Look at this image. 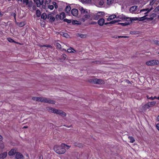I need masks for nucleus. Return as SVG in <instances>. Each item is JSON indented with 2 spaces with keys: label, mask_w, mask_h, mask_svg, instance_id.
Wrapping results in <instances>:
<instances>
[{
  "label": "nucleus",
  "mask_w": 159,
  "mask_h": 159,
  "mask_svg": "<svg viewBox=\"0 0 159 159\" xmlns=\"http://www.w3.org/2000/svg\"><path fill=\"white\" fill-rule=\"evenodd\" d=\"M66 144L62 143L60 145H56L54 147V150L58 154H62L66 151Z\"/></svg>",
  "instance_id": "1"
},
{
  "label": "nucleus",
  "mask_w": 159,
  "mask_h": 159,
  "mask_svg": "<svg viewBox=\"0 0 159 159\" xmlns=\"http://www.w3.org/2000/svg\"><path fill=\"white\" fill-rule=\"evenodd\" d=\"M146 64L148 66H155L159 64V61L158 60H152L147 61Z\"/></svg>",
  "instance_id": "2"
},
{
  "label": "nucleus",
  "mask_w": 159,
  "mask_h": 159,
  "mask_svg": "<svg viewBox=\"0 0 159 159\" xmlns=\"http://www.w3.org/2000/svg\"><path fill=\"white\" fill-rule=\"evenodd\" d=\"M90 82L93 83L101 84H104V81L100 79H93L91 80Z\"/></svg>",
  "instance_id": "3"
},
{
  "label": "nucleus",
  "mask_w": 159,
  "mask_h": 159,
  "mask_svg": "<svg viewBox=\"0 0 159 159\" xmlns=\"http://www.w3.org/2000/svg\"><path fill=\"white\" fill-rule=\"evenodd\" d=\"M104 12H98L96 14L94 15V19L95 20H98L100 18L103 16L104 15Z\"/></svg>",
  "instance_id": "4"
},
{
  "label": "nucleus",
  "mask_w": 159,
  "mask_h": 159,
  "mask_svg": "<svg viewBox=\"0 0 159 159\" xmlns=\"http://www.w3.org/2000/svg\"><path fill=\"white\" fill-rule=\"evenodd\" d=\"M56 113L57 114H59L62 116H65L66 115V113L64 111L61 110L57 109V110Z\"/></svg>",
  "instance_id": "5"
},
{
  "label": "nucleus",
  "mask_w": 159,
  "mask_h": 159,
  "mask_svg": "<svg viewBox=\"0 0 159 159\" xmlns=\"http://www.w3.org/2000/svg\"><path fill=\"white\" fill-rule=\"evenodd\" d=\"M34 2H35L37 6L38 7H39L41 5H42L43 2L44 0H34Z\"/></svg>",
  "instance_id": "6"
},
{
  "label": "nucleus",
  "mask_w": 159,
  "mask_h": 159,
  "mask_svg": "<svg viewBox=\"0 0 159 159\" xmlns=\"http://www.w3.org/2000/svg\"><path fill=\"white\" fill-rule=\"evenodd\" d=\"M53 14H49L48 15V19H49V21L51 22H53L55 20V18L53 16Z\"/></svg>",
  "instance_id": "7"
},
{
  "label": "nucleus",
  "mask_w": 159,
  "mask_h": 159,
  "mask_svg": "<svg viewBox=\"0 0 159 159\" xmlns=\"http://www.w3.org/2000/svg\"><path fill=\"white\" fill-rule=\"evenodd\" d=\"M16 159H23L24 156L22 154L19 152H17L15 156Z\"/></svg>",
  "instance_id": "8"
},
{
  "label": "nucleus",
  "mask_w": 159,
  "mask_h": 159,
  "mask_svg": "<svg viewBox=\"0 0 159 159\" xmlns=\"http://www.w3.org/2000/svg\"><path fill=\"white\" fill-rule=\"evenodd\" d=\"M71 13L73 16H76L78 15V11L76 9H73L71 11Z\"/></svg>",
  "instance_id": "9"
},
{
  "label": "nucleus",
  "mask_w": 159,
  "mask_h": 159,
  "mask_svg": "<svg viewBox=\"0 0 159 159\" xmlns=\"http://www.w3.org/2000/svg\"><path fill=\"white\" fill-rule=\"evenodd\" d=\"M116 18L119 19L121 20H128L129 19V17H126L124 15L122 14L121 15L118 16L116 17Z\"/></svg>",
  "instance_id": "10"
},
{
  "label": "nucleus",
  "mask_w": 159,
  "mask_h": 159,
  "mask_svg": "<svg viewBox=\"0 0 159 159\" xmlns=\"http://www.w3.org/2000/svg\"><path fill=\"white\" fill-rule=\"evenodd\" d=\"M104 22L105 20L102 18L99 19L98 21V24L101 26H103L104 24Z\"/></svg>",
  "instance_id": "11"
},
{
  "label": "nucleus",
  "mask_w": 159,
  "mask_h": 159,
  "mask_svg": "<svg viewBox=\"0 0 159 159\" xmlns=\"http://www.w3.org/2000/svg\"><path fill=\"white\" fill-rule=\"evenodd\" d=\"M47 7L51 10H52L54 8V6L53 5H43V9H46Z\"/></svg>",
  "instance_id": "12"
},
{
  "label": "nucleus",
  "mask_w": 159,
  "mask_h": 159,
  "mask_svg": "<svg viewBox=\"0 0 159 159\" xmlns=\"http://www.w3.org/2000/svg\"><path fill=\"white\" fill-rule=\"evenodd\" d=\"M79 10L81 12L82 14H87L88 13V11L87 10L84 9L82 7H79Z\"/></svg>",
  "instance_id": "13"
},
{
  "label": "nucleus",
  "mask_w": 159,
  "mask_h": 159,
  "mask_svg": "<svg viewBox=\"0 0 159 159\" xmlns=\"http://www.w3.org/2000/svg\"><path fill=\"white\" fill-rule=\"evenodd\" d=\"M17 152L16 150L15 149H11L8 152V154L9 156H12L15 155V154H16Z\"/></svg>",
  "instance_id": "14"
},
{
  "label": "nucleus",
  "mask_w": 159,
  "mask_h": 159,
  "mask_svg": "<svg viewBox=\"0 0 159 159\" xmlns=\"http://www.w3.org/2000/svg\"><path fill=\"white\" fill-rule=\"evenodd\" d=\"M7 152H4L0 154V159H4L7 157Z\"/></svg>",
  "instance_id": "15"
},
{
  "label": "nucleus",
  "mask_w": 159,
  "mask_h": 159,
  "mask_svg": "<svg viewBox=\"0 0 159 159\" xmlns=\"http://www.w3.org/2000/svg\"><path fill=\"white\" fill-rule=\"evenodd\" d=\"M137 7L138 6H134L132 7L129 9V11L130 12L133 13L136 10Z\"/></svg>",
  "instance_id": "16"
},
{
  "label": "nucleus",
  "mask_w": 159,
  "mask_h": 159,
  "mask_svg": "<svg viewBox=\"0 0 159 159\" xmlns=\"http://www.w3.org/2000/svg\"><path fill=\"white\" fill-rule=\"evenodd\" d=\"M74 146L75 147H78L79 148L83 147L84 145L82 143H79L77 142H75L74 143Z\"/></svg>",
  "instance_id": "17"
},
{
  "label": "nucleus",
  "mask_w": 159,
  "mask_h": 159,
  "mask_svg": "<svg viewBox=\"0 0 159 159\" xmlns=\"http://www.w3.org/2000/svg\"><path fill=\"white\" fill-rule=\"evenodd\" d=\"M139 19L136 17H129V19H128L127 20V21H128L130 22H129V23H131L133 21H134V20H138Z\"/></svg>",
  "instance_id": "18"
},
{
  "label": "nucleus",
  "mask_w": 159,
  "mask_h": 159,
  "mask_svg": "<svg viewBox=\"0 0 159 159\" xmlns=\"http://www.w3.org/2000/svg\"><path fill=\"white\" fill-rule=\"evenodd\" d=\"M48 110L52 112L56 113V112L57 109L53 108L52 107H48Z\"/></svg>",
  "instance_id": "19"
},
{
  "label": "nucleus",
  "mask_w": 159,
  "mask_h": 159,
  "mask_svg": "<svg viewBox=\"0 0 159 159\" xmlns=\"http://www.w3.org/2000/svg\"><path fill=\"white\" fill-rule=\"evenodd\" d=\"M16 23L17 25L20 27H22L24 26L25 25V23L24 22H21L20 23L16 22Z\"/></svg>",
  "instance_id": "20"
},
{
  "label": "nucleus",
  "mask_w": 159,
  "mask_h": 159,
  "mask_svg": "<svg viewBox=\"0 0 159 159\" xmlns=\"http://www.w3.org/2000/svg\"><path fill=\"white\" fill-rule=\"evenodd\" d=\"M152 10V8H151L150 9H149L148 8H146L145 9H143L141 10L140 11V12H142L145 11H147V12L145 13V14H146L147 13H148V12H149L151 11Z\"/></svg>",
  "instance_id": "21"
},
{
  "label": "nucleus",
  "mask_w": 159,
  "mask_h": 159,
  "mask_svg": "<svg viewBox=\"0 0 159 159\" xmlns=\"http://www.w3.org/2000/svg\"><path fill=\"white\" fill-rule=\"evenodd\" d=\"M72 23L73 25H79L81 24V23L79 21H78L77 20H73L72 21Z\"/></svg>",
  "instance_id": "22"
},
{
  "label": "nucleus",
  "mask_w": 159,
  "mask_h": 159,
  "mask_svg": "<svg viewBox=\"0 0 159 159\" xmlns=\"http://www.w3.org/2000/svg\"><path fill=\"white\" fill-rule=\"evenodd\" d=\"M67 56L65 54H63L61 57L60 60L62 61H64L66 58Z\"/></svg>",
  "instance_id": "23"
},
{
  "label": "nucleus",
  "mask_w": 159,
  "mask_h": 159,
  "mask_svg": "<svg viewBox=\"0 0 159 159\" xmlns=\"http://www.w3.org/2000/svg\"><path fill=\"white\" fill-rule=\"evenodd\" d=\"M116 17L115 15L113 14L110 15L108 18V20H112L115 18H116Z\"/></svg>",
  "instance_id": "24"
},
{
  "label": "nucleus",
  "mask_w": 159,
  "mask_h": 159,
  "mask_svg": "<svg viewBox=\"0 0 159 159\" xmlns=\"http://www.w3.org/2000/svg\"><path fill=\"white\" fill-rule=\"evenodd\" d=\"M71 10V7L70 6H67L65 9V11L67 13H69Z\"/></svg>",
  "instance_id": "25"
},
{
  "label": "nucleus",
  "mask_w": 159,
  "mask_h": 159,
  "mask_svg": "<svg viewBox=\"0 0 159 159\" xmlns=\"http://www.w3.org/2000/svg\"><path fill=\"white\" fill-rule=\"evenodd\" d=\"M32 99L33 100L39 101L41 102V98L38 97H33L32 98Z\"/></svg>",
  "instance_id": "26"
},
{
  "label": "nucleus",
  "mask_w": 159,
  "mask_h": 159,
  "mask_svg": "<svg viewBox=\"0 0 159 159\" xmlns=\"http://www.w3.org/2000/svg\"><path fill=\"white\" fill-rule=\"evenodd\" d=\"M48 101H47V102L49 104H54L56 103V102L51 100L49 98H48Z\"/></svg>",
  "instance_id": "27"
},
{
  "label": "nucleus",
  "mask_w": 159,
  "mask_h": 159,
  "mask_svg": "<svg viewBox=\"0 0 159 159\" xmlns=\"http://www.w3.org/2000/svg\"><path fill=\"white\" fill-rule=\"evenodd\" d=\"M141 0H131V2L133 4H136L139 3Z\"/></svg>",
  "instance_id": "28"
},
{
  "label": "nucleus",
  "mask_w": 159,
  "mask_h": 159,
  "mask_svg": "<svg viewBox=\"0 0 159 159\" xmlns=\"http://www.w3.org/2000/svg\"><path fill=\"white\" fill-rule=\"evenodd\" d=\"M48 100V98H41V102L44 103H47Z\"/></svg>",
  "instance_id": "29"
},
{
  "label": "nucleus",
  "mask_w": 159,
  "mask_h": 159,
  "mask_svg": "<svg viewBox=\"0 0 159 159\" xmlns=\"http://www.w3.org/2000/svg\"><path fill=\"white\" fill-rule=\"evenodd\" d=\"M60 20H63L65 17V13L63 12H61L60 14Z\"/></svg>",
  "instance_id": "30"
},
{
  "label": "nucleus",
  "mask_w": 159,
  "mask_h": 159,
  "mask_svg": "<svg viewBox=\"0 0 159 159\" xmlns=\"http://www.w3.org/2000/svg\"><path fill=\"white\" fill-rule=\"evenodd\" d=\"M41 17L43 20H45L48 18V15L47 16L46 13H43L42 14Z\"/></svg>",
  "instance_id": "31"
},
{
  "label": "nucleus",
  "mask_w": 159,
  "mask_h": 159,
  "mask_svg": "<svg viewBox=\"0 0 159 159\" xmlns=\"http://www.w3.org/2000/svg\"><path fill=\"white\" fill-rule=\"evenodd\" d=\"M67 51L69 53L74 52H76V51L73 48H70L68 49Z\"/></svg>",
  "instance_id": "32"
},
{
  "label": "nucleus",
  "mask_w": 159,
  "mask_h": 159,
  "mask_svg": "<svg viewBox=\"0 0 159 159\" xmlns=\"http://www.w3.org/2000/svg\"><path fill=\"white\" fill-rule=\"evenodd\" d=\"M27 5L28 7H30L32 6L33 2L31 1H30L28 2L27 5Z\"/></svg>",
  "instance_id": "33"
},
{
  "label": "nucleus",
  "mask_w": 159,
  "mask_h": 159,
  "mask_svg": "<svg viewBox=\"0 0 159 159\" xmlns=\"http://www.w3.org/2000/svg\"><path fill=\"white\" fill-rule=\"evenodd\" d=\"M129 22H125V23H118V25H121L124 26H126L128 25H129Z\"/></svg>",
  "instance_id": "34"
},
{
  "label": "nucleus",
  "mask_w": 159,
  "mask_h": 159,
  "mask_svg": "<svg viewBox=\"0 0 159 159\" xmlns=\"http://www.w3.org/2000/svg\"><path fill=\"white\" fill-rule=\"evenodd\" d=\"M128 138L130 140V142L131 143H133L135 141L134 138L132 137L129 136Z\"/></svg>",
  "instance_id": "35"
},
{
  "label": "nucleus",
  "mask_w": 159,
  "mask_h": 159,
  "mask_svg": "<svg viewBox=\"0 0 159 159\" xmlns=\"http://www.w3.org/2000/svg\"><path fill=\"white\" fill-rule=\"evenodd\" d=\"M36 14L37 16L38 17H39L41 16V12L39 10H37L36 11Z\"/></svg>",
  "instance_id": "36"
},
{
  "label": "nucleus",
  "mask_w": 159,
  "mask_h": 159,
  "mask_svg": "<svg viewBox=\"0 0 159 159\" xmlns=\"http://www.w3.org/2000/svg\"><path fill=\"white\" fill-rule=\"evenodd\" d=\"M150 107H152L155 105L156 103V102L154 101H152L148 103Z\"/></svg>",
  "instance_id": "37"
},
{
  "label": "nucleus",
  "mask_w": 159,
  "mask_h": 159,
  "mask_svg": "<svg viewBox=\"0 0 159 159\" xmlns=\"http://www.w3.org/2000/svg\"><path fill=\"white\" fill-rule=\"evenodd\" d=\"M56 47L59 49H61V47L60 44L58 43H56L55 45Z\"/></svg>",
  "instance_id": "38"
},
{
  "label": "nucleus",
  "mask_w": 159,
  "mask_h": 159,
  "mask_svg": "<svg viewBox=\"0 0 159 159\" xmlns=\"http://www.w3.org/2000/svg\"><path fill=\"white\" fill-rule=\"evenodd\" d=\"M114 0H107V3L108 5H110L113 3Z\"/></svg>",
  "instance_id": "39"
},
{
  "label": "nucleus",
  "mask_w": 159,
  "mask_h": 159,
  "mask_svg": "<svg viewBox=\"0 0 159 159\" xmlns=\"http://www.w3.org/2000/svg\"><path fill=\"white\" fill-rule=\"evenodd\" d=\"M120 20H112V21H111L109 23L111 24H113L115 23H116V22H120Z\"/></svg>",
  "instance_id": "40"
},
{
  "label": "nucleus",
  "mask_w": 159,
  "mask_h": 159,
  "mask_svg": "<svg viewBox=\"0 0 159 159\" xmlns=\"http://www.w3.org/2000/svg\"><path fill=\"white\" fill-rule=\"evenodd\" d=\"M147 97L148 99H151V100H153L155 99H156L157 98V97L156 96H155L153 98L152 97H149V96L148 95L147 96Z\"/></svg>",
  "instance_id": "41"
},
{
  "label": "nucleus",
  "mask_w": 159,
  "mask_h": 159,
  "mask_svg": "<svg viewBox=\"0 0 159 159\" xmlns=\"http://www.w3.org/2000/svg\"><path fill=\"white\" fill-rule=\"evenodd\" d=\"M64 21L67 22L68 24L72 22L71 20H69L67 19H64Z\"/></svg>",
  "instance_id": "42"
},
{
  "label": "nucleus",
  "mask_w": 159,
  "mask_h": 159,
  "mask_svg": "<svg viewBox=\"0 0 159 159\" xmlns=\"http://www.w3.org/2000/svg\"><path fill=\"white\" fill-rule=\"evenodd\" d=\"M51 0H45L44 2V4L46 5H48V4L50 2Z\"/></svg>",
  "instance_id": "43"
},
{
  "label": "nucleus",
  "mask_w": 159,
  "mask_h": 159,
  "mask_svg": "<svg viewBox=\"0 0 159 159\" xmlns=\"http://www.w3.org/2000/svg\"><path fill=\"white\" fill-rule=\"evenodd\" d=\"M7 40L10 42H13V43H16V42L14 41L12 39H11V38H7Z\"/></svg>",
  "instance_id": "44"
},
{
  "label": "nucleus",
  "mask_w": 159,
  "mask_h": 159,
  "mask_svg": "<svg viewBox=\"0 0 159 159\" xmlns=\"http://www.w3.org/2000/svg\"><path fill=\"white\" fill-rule=\"evenodd\" d=\"M87 14H84L83 17L85 18V19L87 20L89 17L90 16Z\"/></svg>",
  "instance_id": "45"
},
{
  "label": "nucleus",
  "mask_w": 159,
  "mask_h": 159,
  "mask_svg": "<svg viewBox=\"0 0 159 159\" xmlns=\"http://www.w3.org/2000/svg\"><path fill=\"white\" fill-rule=\"evenodd\" d=\"M150 107L149 106V104L148 103L146 105H145L143 106L144 108L145 109H146L149 108Z\"/></svg>",
  "instance_id": "46"
},
{
  "label": "nucleus",
  "mask_w": 159,
  "mask_h": 159,
  "mask_svg": "<svg viewBox=\"0 0 159 159\" xmlns=\"http://www.w3.org/2000/svg\"><path fill=\"white\" fill-rule=\"evenodd\" d=\"M115 38L116 39L119 38H129V37L127 36H116V37H115Z\"/></svg>",
  "instance_id": "47"
},
{
  "label": "nucleus",
  "mask_w": 159,
  "mask_h": 159,
  "mask_svg": "<svg viewBox=\"0 0 159 159\" xmlns=\"http://www.w3.org/2000/svg\"><path fill=\"white\" fill-rule=\"evenodd\" d=\"M153 43L157 45H159V41L157 40H153Z\"/></svg>",
  "instance_id": "48"
},
{
  "label": "nucleus",
  "mask_w": 159,
  "mask_h": 159,
  "mask_svg": "<svg viewBox=\"0 0 159 159\" xmlns=\"http://www.w3.org/2000/svg\"><path fill=\"white\" fill-rule=\"evenodd\" d=\"M52 4L53 5H54L55 8H57L58 7V6L57 3L55 2H53Z\"/></svg>",
  "instance_id": "49"
},
{
  "label": "nucleus",
  "mask_w": 159,
  "mask_h": 159,
  "mask_svg": "<svg viewBox=\"0 0 159 159\" xmlns=\"http://www.w3.org/2000/svg\"><path fill=\"white\" fill-rule=\"evenodd\" d=\"M104 2L103 0H101L100 1H99L98 2V4L99 5L101 6L103 5L104 4Z\"/></svg>",
  "instance_id": "50"
},
{
  "label": "nucleus",
  "mask_w": 159,
  "mask_h": 159,
  "mask_svg": "<svg viewBox=\"0 0 159 159\" xmlns=\"http://www.w3.org/2000/svg\"><path fill=\"white\" fill-rule=\"evenodd\" d=\"M55 19H56L57 20H58L59 19H60V15H57L56 16Z\"/></svg>",
  "instance_id": "51"
},
{
  "label": "nucleus",
  "mask_w": 159,
  "mask_h": 159,
  "mask_svg": "<svg viewBox=\"0 0 159 159\" xmlns=\"http://www.w3.org/2000/svg\"><path fill=\"white\" fill-rule=\"evenodd\" d=\"M11 16H13L14 17L15 19L16 20V14L14 12H12V13L11 14Z\"/></svg>",
  "instance_id": "52"
},
{
  "label": "nucleus",
  "mask_w": 159,
  "mask_h": 159,
  "mask_svg": "<svg viewBox=\"0 0 159 159\" xmlns=\"http://www.w3.org/2000/svg\"><path fill=\"white\" fill-rule=\"evenodd\" d=\"M150 16H151L153 18H155L157 16V14L156 13H152V14Z\"/></svg>",
  "instance_id": "53"
},
{
  "label": "nucleus",
  "mask_w": 159,
  "mask_h": 159,
  "mask_svg": "<svg viewBox=\"0 0 159 159\" xmlns=\"http://www.w3.org/2000/svg\"><path fill=\"white\" fill-rule=\"evenodd\" d=\"M29 0H23V2L24 3H25V5H27L28 3L29 2Z\"/></svg>",
  "instance_id": "54"
},
{
  "label": "nucleus",
  "mask_w": 159,
  "mask_h": 159,
  "mask_svg": "<svg viewBox=\"0 0 159 159\" xmlns=\"http://www.w3.org/2000/svg\"><path fill=\"white\" fill-rule=\"evenodd\" d=\"M78 35L80 37H81V38H83L84 36V34H79Z\"/></svg>",
  "instance_id": "55"
},
{
  "label": "nucleus",
  "mask_w": 159,
  "mask_h": 159,
  "mask_svg": "<svg viewBox=\"0 0 159 159\" xmlns=\"http://www.w3.org/2000/svg\"><path fill=\"white\" fill-rule=\"evenodd\" d=\"M130 34H136V32L131 31L130 32Z\"/></svg>",
  "instance_id": "56"
},
{
  "label": "nucleus",
  "mask_w": 159,
  "mask_h": 159,
  "mask_svg": "<svg viewBox=\"0 0 159 159\" xmlns=\"http://www.w3.org/2000/svg\"><path fill=\"white\" fill-rule=\"evenodd\" d=\"M155 11H159V5L155 9Z\"/></svg>",
  "instance_id": "57"
},
{
  "label": "nucleus",
  "mask_w": 159,
  "mask_h": 159,
  "mask_svg": "<svg viewBox=\"0 0 159 159\" xmlns=\"http://www.w3.org/2000/svg\"><path fill=\"white\" fill-rule=\"evenodd\" d=\"M89 0H81V1L83 2H87Z\"/></svg>",
  "instance_id": "58"
},
{
  "label": "nucleus",
  "mask_w": 159,
  "mask_h": 159,
  "mask_svg": "<svg viewBox=\"0 0 159 159\" xmlns=\"http://www.w3.org/2000/svg\"><path fill=\"white\" fill-rule=\"evenodd\" d=\"M63 35L65 37H67L68 35V34L66 33H63Z\"/></svg>",
  "instance_id": "59"
},
{
  "label": "nucleus",
  "mask_w": 159,
  "mask_h": 159,
  "mask_svg": "<svg viewBox=\"0 0 159 159\" xmlns=\"http://www.w3.org/2000/svg\"><path fill=\"white\" fill-rule=\"evenodd\" d=\"M156 127L157 128V129L159 130V123H158L157 125H156Z\"/></svg>",
  "instance_id": "60"
},
{
  "label": "nucleus",
  "mask_w": 159,
  "mask_h": 159,
  "mask_svg": "<svg viewBox=\"0 0 159 159\" xmlns=\"http://www.w3.org/2000/svg\"><path fill=\"white\" fill-rule=\"evenodd\" d=\"M150 16V18H148V19L150 20H153L154 18H153L151 16Z\"/></svg>",
  "instance_id": "61"
},
{
  "label": "nucleus",
  "mask_w": 159,
  "mask_h": 159,
  "mask_svg": "<svg viewBox=\"0 0 159 159\" xmlns=\"http://www.w3.org/2000/svg\"><path fill=\"white\" fill-rule=\"evenodd\" d=\"M50 46H51L50 45H43V47H50Z\"/></svg>",
  "instance_id": "62"
},
{
  "label": "nucleus",
  "mask_w": 159,
  "mask_h": 159,
  "mask_svg": "<svg viewBox=\"0 0 159 159\" xmlns=\"http://www.w3.org/2000/svg\"><path fill=\"white\" fill-rule=\"evenodd\" d=\"M146 16H144L143 17H141L140 18L142 19L141 20H143L145 19V17Z\"/></svg>",
  "instance_id": "63"
},
{
  "label": "nucleus",
  "mask_w": 159,
  "mask_h": 159,
  "mask_svg": "<svg viewBox=\"0 0 159 159\" xmlns=\"http://www.w3.org/2000/svg\"><path fill=\"white\" fill-rule=\"evenodd\" d=\"M154 3H153V2H152V1H151L150 2V5L151 6L153 5V4Z\"/></svg>",
  "instance_id": "64"
}]
</instances>
